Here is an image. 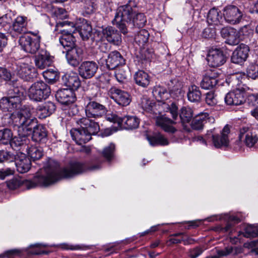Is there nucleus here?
Listing matches in <instances>:
<instances>
[{
	"label": "nucleus",
	"instance_id": "1",
	"mask_svg": "<svg viewBox=\"0 0 258 258\" xmlns=\"http://www.w3.org/2000/svg\"><path fill=\"white\" fill-rule=\"evenodd\" d=\"M101 168L100 164L88 166L87 164L74 162L60 170L56 168L46 167L42 171V175L38 174L33 181L22 180L18 178H13L7 182L8 187L11 189H15L21 185L25 186L28 189L36 186H47L51 185L61 178H69L78 175L87 170L95 171Z\"/></svg>",
	"mask_w": 258,
	"mask_h": 258
},
{
	"label": "nucleus",
	"instance_id": "2",
	"mask_svg": "<svg viewBox=\"0 0 258 258\" xmlns=\"http://www.w3.org/2000/svg\"><path fill=\"white\" fill-rule=\"evenodd\" d=\"M33 108L24 107L19 112L11 114L10 118L14 126L18 127L19 132L23 136L30 135L33 131V139L36 142H40L47 136L45 128L42 125H37V119L32 116Z\"/></svg>",
	"mask_w": 258,
	"mask_h": 258
},
{
	"label": "nucleus",
	"instance_id": "3",
	"mask_svg": "<svg viewBox=\"0 0 258 258\" xmlns=\"http://www.w3.org/2000/svg\"><path fill=\"white\" fill-rule=\"evenodd\" d=\"M134 1H129L125 5L120 6L116 12L112 23L124 34L128 32V29L135 27H143L146 23V18L142 13H137Z\"/></svg>",
	"mask_w": 258,
	"mask_h": 258
},
{
	"label": "nucleus",
	"instance_id": "4",
	"mask_svg": "<svg viewBox=\"0 0 258 258\" xmlns=\"http://www.w3.org/2000/svg\"><path fill=\"white\" fill-rule=\"evenodd\" d=\"M62 27L67 26L69 28L61 31V35L59 38L60 44L66 50L75 46V38L73 35L77 30L75 24L71 21H64L57 23Z\"/></svg>",
	"mask_w": 258,
	"mask_h": 258
},
{
	"label": "nucleus",
	"instance_id": "5",
	"mask_svg": "<svg viewBox=\"0 0 258 258\" xmlns=\"http://www.w3.org/2000/svg\"><path fill=\"white\" fill-rule=\"evenodd\" d=\"M50 92L49 87L45 83L38 81L33 83L29 88L28 95L31 100L40 102L47 99Z\"/></svg>",
	"mask_w": 258,
	"mask_h": 258
},
{
	"label": "nucleus",
	"instance_id": "6",
	"mask_svg": "<svg viewBox=\"0 0 258 258\" xmlns=\"http://www.w3.org/2000/svg\"><path fill=\"white\" fill-rule=\"evenodd\" d=\"M230 132V126L227 124L220 131V135L217 134L215 128H214L213 130L208 131L207 137L212 138L213 144L216 148L226 147L229 144Z\"/></svg>",
	"mask_w": 258,
	"mask_h": 258
},
{
	"label": "nucleus",
	"instance_id": "7",
	"mask_svg": "<svg viewBox=\"0 0 258 258\" xmlns=\"http://www.w3.org/2000/svg\"><path fill=\"white\" fill-rule=\"evenodd\" d=\"M222 16L226 23L231 25H236L240 23L243 14L236 6L228 5L222 10Z\"/></svg>",
	"mask_w": 258,
	"mask_h": 258
},
{
	"label": "nucleus",
	"instance_id": "8",
	"mask_svg": "<svg viewBox=\"0 0 258 258\" xmlns=\"http://www.w3.org/2000/svg\"><path fill=\"white\" fill-rule=\"evenodd\" d=\"M88 99L85 106L86 116L96 119L106 113L107 109L104 105L95 101L91 97H88Z\"/></svg>",
	"mask_w": 258,
	"mask_h": 258
},
{
	"label": "nucleus",
	"instance_id": "9",
	"mask_svg": "<svg viewBox=\"0 0 258 258\" xmlns=\"http://www.w3.org/2000/svg\"><path fill=\"white\" fill-rule=\"evenodd\" d=\"M95 57L96 60L100 63H103L105 61L106 67L109 70L114 69L120 66L124 65L125 63V59L120 53L116 50L110 52L107 59H103L99 54H97Z\"/></svg>",
	"mask_w": 258,
	"mask_h": 258
},
{
	"label": "nucleus",
	"instance_id": "10",
	"mask_svg": "<svg viewBox=\"0 0 258 258\" xmlns=\"http://www.w3.org/2000/svg\"><path fill=\"white\" fill-rule=\"evenodd\" d=\"M41 37H32L29 35H22L20 37L19 44L26 52L35 53L40 47Z\"/></svg>",
	"mask_w": 258,
	"mask_h": 258
},
{
	"label": "nucleus",
	"instance_id": "11",
	"mask_svg": "<svg viewBox=\"0 0 258 258\" xmlns=\"http://www.w3.org/2000/svg\"><path fill=\"white\" fill-rule=\"evenodd\" d=\"M239 139L249 148L252 147L258 141V135L255 129L251 126H244L239 131Z\"/></svg>",
	"mask_w": 258,
	"mask_h": 258
},
{
	"label": "nucleus",
	"instance_id": "12",
	"mask_svg": "<svg viewBox=\"0 0 258 258\" xmlns=\"http://www.w3.org/2000/svg\"><path fill=\"white\" fill-rule=\"evenodd\" d=\"M109 94L110 98L120 106H126L131 101L130 95L127 92L115 87L110 89Z\"/></svg>",
	"mask_w": 258,
	"mask_h": 258
},
{
	"label": "nucleus",
	"instance_id": "13",
	"mask_svg": "<svg viewBox=\"0 0 258 258\" xmlns=\"http://www.w3.org/2000/svg\"><path fill=\"white\" fill-rule=\"evenodd\" d=\"M208 62L212 67H218L223 65L226 60L224 52L220 49H212L207 56Z\"/></svg>",
	"mask_w": 258,
	"mask_h": 258
},
{
	"label": "nucleus",
	"instance_id": "14",
	"mask_svg": "<svg viewBox=\"0 0 258 258\" xmlns=\"http://www.w3.org/2000/svg\"><path fill=\"white\" fill-rule=\"evenodd\" d=\"M28 18L27 17L19 16L10 26V32L13 37L17 36L25 33L27 30Z\"/></svg>",
	"mask_w": 258,
	"mask_h": 258
},
{
	"label": "nucleus",
	"instance_id": "15",
	"mask_svg": "<svg viewBox=\"0 0 258 258\" xmlns=\"http://www.w3.org/2000/svg\"><path fill=\"white\" fill-rule=\"evenodd\" d=\"M66 57L68 62L73 67H77L83 60V50L79 47L75 46L66 50Z\"/></svg>",
	"mask_w": 258,
	"mask_h": 258
},
{
	"label": "nucleus",
	"instance_id": "16",
	"mask_svg": "<svg viewBox=\"0 0 258 258\" xmlns=\"http://www.w3.org/2000/svg\"><path fill=\"white\" fill-rule=\"evenodd\" d=\"M98 67L93 61H85L83 62L79 67L78 71L80 75L84 79H90L93 77Z\"/></svg>",
	"mask_w": 258,
	"mask_h": 258
},
{
	"label": "nucleus",
	"instance_id": "17",
	"mask_svg": "<svg viewBox=\"0 0 258 258\" xmlns=\"http://www.w3.org/2000/svg\"><path fill=\"white\" fill-rule=\"evenodd\" d=\"M21 105V103L17 102V101L14 100L13 99L10 98L9 97H3L0 100V108L4 111H9L12 112V114L15 112H19L22 109H23L24 107H30V106H24L19 111H15V109L19 108ZM11 115V113L10 114L9 116ZM10 121L9 123L14 125L12 123V121L9 117Z\"/></svg>",
	"mask_w": 258,
	"mask_h": 258
},
{
	"label": "nucleus",
	"instance_id": "18",
	"mask_svg": "<svg viewBox=\"0 0 258 258\" xmlns=\"http://www.w3.org/2000/svg\"><path fill=\"white\" fill-rule=\"evenodd\" d=\"M87 116L83 117L78 119L77 121V123L92 136L96 134L99 131L100 127L95 119H93Z\"/></svg>",
	"mask_w": 258,
	"mask_h": 258
},
{
	"label": "nucleus",
	"instance_id": "19",
	"mask_svg": "<svg viewBox=\"0 0 258 258\" xmlns=\"http://www.w3.org/2000/svg\"><path fill=\"white\" fill-rule=\"evenodd\" d=\"M15 165L18 172L24 173L30 169L31 167V160L24 153H18L15 156Z\"/></svg>",
	"mask_w": 258,
	"mask_h": 258
},
{
	"label": "nucleus",
	"instance_id": "20",
	"mask_svg": "<svg viewBox=\"0 0 258 258\" xmlns=\"http://www.w3.org/2000/svg\"><path fill=\"white\" fill-rule=\"evenodd\" d=\"M244 93L241 90L237 89L228 93L225 97V102L228 105H239L245 101Z\"/></svg>",
	"mask_w": 258,
	"mask_h": 258
},
{
	"label": "nucleus",
	"instance_id": "21",
	"mask_svg": "<svg viewBox=\"0 0 258 258\" xmlns=\"http://www.w3.org/2000/svg\"><path fill=\"white\" fill-rule=\"evenodd\" d=\"M249 51V47L244 44H241L233 51L231 56V61L236 64H241L245 61Z\"/></svg>",
	"mask_w": 258,
	"mask_h": 258
},
{
	"label": "nucleus",
	"instance_id": "22",
	"mask_svg": "<svg viewBox=\"0 0 258 258\" xmlns=\"http://www.w3.org/2000/svg\"><path fill=\"white\" fill-rule=\"evenodd\" d=\"M70 133L72 139L78 145L85 144L92 139V135L80 126L72 129Z\"/></svg>",
	"mask_w": 258,
	"mask_h": 258
},
{
	"label": "nucleus",
	"instance_id": "23",
	"mask_svg": "<svg viewBox=\"0 0 258 258\" xmlns=\"http://www.w3.org/2000/svg\"><path fill=\"white\" fill-rule=\"evenodd\" d=\"M219 73L216 71H207L201 82L202 88L206 90L211 89L216 86L218 82Z\"/></svg>",
	"mask_w": 258,
	"mask_h": 258
},
{
	"label": "nucleus",
	"instance_id": "24",
	"mask_svg": "<svg viewBox=\"0 0 258 258\" xmlns=\"http://www.w3.org/2000/svg\"><path fill=\"white\" fill-rule=\"evenodd\" d=\"M52 60L46 50L41 49L38 54L35 56V63L39 69L43 70L51 65Z\"/></svg>",
	"mask_w": 258,
	"mask_h": 258
},
{
	"label": "nucleus",
	"instance_id": "25",
	"mask_svg": "<svg viewBox=\"0 0 258 258\" xmlns=\"http://www.w3.org/2000/svg\"><path fill=\"white\" fill-rule=\"evenodd\" d=\"M55 97L59 103L66 105L72 104L76 100L73 91L68 89H63L57 91L55 94Z\"/></svg>",
	"mask_w": 258,
	"mask_h": 258
},
{
	"label": "nucleus",
	"instance_id": "26",
	"mask_svg": "<svg viewBox=\"0 0 258 258\" xmlns=\"http://www.w3.org/2000/svg\"><path fill=\"white\" fill-rule=\"evenodd\" d=\"M102 34L107 40L115 45H119L121 42L120 33L114 28L108 26L102 30Z\"/></svg>",
	"mask_w": 258,
	"mask_h": 258
},
{
	"label": "nucleus",
	"instance_id": "27",
	"mask_svg": "<svg viewBox=\"0 0 258 258\" xmlns=\"http://www.w3.org/2000/svg\"><path fill=\"white\" fill-rule=\"evenodd\" d=\"M63 84L71 90H76L81 86V81L78 75L74 72L65 74L62 77Z\"/></svg>",
	"mask_w": 258,
	"mask_h": 258
},
{
	"label": "nucleus",
	"instance_id": "28",
	"mask_svg": "<svg viewBox=\"0 0 258 258\" xmlns=\"http://www.w3.org/2000/svg\"><path fill=\"white\" fill-rule=\"evenodd\" d=\"M222 36L226 39L228 44L234 45L239 42V38L237 31L231 27H224L221 30Z\"/></svg>",
	"mask_w": 258,
	"mask_h": 258
},
{
	"label": "nucleus",
	"instance_id": "29",
	"mask_svg": "<svg viewBox=\"0 0 258 258\" xmlns=\"http://www.w3.org/2000/svg\"><path fill=\"white\" fill-rule=\"evenodd\" d=\"M156 123L166 132L174 133L176 131L175 128L172 126L175 123V121L164 115L158 116L156 119Z\"/></svg>",
	"mask_w": 258,
	"mask_h": 258
},
{
	"label": "nucleus",
	"instance_id": "30",
	"mask_svg": "<svg viewBox=\"0 0 258 258\" xmlns=\"http://www.w3.org/2000/svg\"><path fill=\"white\" fill-rule=\"evenodd\" d=\"M208 113H201L197 115L192 121L191 126L194 130H200L203 128L205 123L209 122H213L214 118L209 117Z\"/></svg>",
	"mask_w": 258,
	"mask_h": 258
},
{
	"label": "nucleus",
	"instance_id": "31",
	"mask_svg": "<svg viewBox=\"0 0 258 258\" xmlns=\"http://www.w3.org/2000/svg\"><path fill=\"white\" fill-rule=\"evenodd\" d=\"M220 13V11L215 8L211 9L209 11L207 17L208 24L214 26L223 25L224 20Z\"/></svg>",
	"mask_w": 258,
	"mask_h": 258
},
{
	"label": "nucleus",
	"instance_id": "32",
	"mask_svg": "<svg viewBox=\"0 0 258 258\" xmlns=\"http://www.w3.org/2000/svg\"><path fill=\"white\" fill-rule=\"evenodd\" d=\"M18 75L22 79L26 81H29L35 75L34 70H32L27 64H21L17 67Z\"/></svg>",
	"mask_w": 258,
	"mask_h": 258
},
{
	"label": "nucleus",
	"instance_id": "33",
	"mask_svg": "<svg viewBox=\"0 0 258 258\" xmlns=\"http://www.w3.org/2000/svg\"><path fill=\"white\" fill-rule=\"evenodd\" d=\"M37 110L38 113H40V117L43 118L49 116L54 111L55 105L53 102L47 101L42 105H39Z\"/></svg>",
	"mask_w": 258,
	"mask_h": 258
},
{
	"label": "nucleus",
	"instance_id": "34",
	"mask_svg": "<svg viewBox=\"0 0 258 258\" xmlns=\"http://www.w3.org/2000/svg\"><path fill=\"white\" fill-rule=\"evenodd\" d=\"M24 89L21 87L11 86L7 92L8 97L21 103L24 99Z\"/></svg>",
	"mask_w": 258,
	"mask_h": 258
},
{
	"label": "nucleus",
	"instance_id": "35",
	"mask_svg": "<svg viewBox=\"0 0 258 258\" xmlns=\"http://www.w3.org/2000/svg\"><path fill=\"white\" fill-rule=\"evenodd\" d=\"M135 83L139 86L146 87L150 84V79L149 75L143 71H139L134 76Z\"/></svg>",
	"mask_w": 258,
	"mask_h": 258
},
{
	"label": "nucleus",
	"instance_id": "36",
	"mask_svg": "<svg viewBox=\"0 0 258 258\" xmlns=\"http://www.w3.org/2000/svg\"><path fill=\"white\" fill-rule=\"evenodd\" d=\"M139 122V119L135 116H124L122 117V123L120 124V127L132 130L137 128Z\"/></svg>",
	"mask_w": 258,
	"mask_h": 258
},
{
	"label": "nucleus",
	"instance_id": "37",
	"mask_svg": "<svg viewBox=\"0 0 258 258\" xmlns=\"http://www.w3.org/2000/svg\"><path fill=\"white\" fill-rule=\"evenodd\" d=\"M188 99L191 102H199L201 98V92L198 87L192 85L188 88L187 94Z\"/></svg>",
	"mask_w": 258,
	"mask_h": 258
},
{
	"label": "nucleus",
	"instance_id": "38",
	"mask_svg": "<svg viewBox=\"0 0 258 258\" xmlns=\"http://www.w3.org/2000/svg\"><path fill=\"white\" fill-rule=\"evenodd\" d=\"M18 132L19 133L18 137H15L11 140L10 142L11 146L12 148H17V147H24L27 148V143L28 141L27 138V136H23L20 135V133L19 132V128L18 127Z\"/></svg>",
	"mask_w": 258,
	"mask_h": 258
},
{
	"label": "nucleus",
	"instance_id": "39",
	"mask_svg": "<svg viewBox=\"0 0 258 258\" xmlns=\"http://www.w3.org/2000/svg\"><path fill=\"white\" fill-rule=\"evenodd\" d=\"M83 14L88 16L93 14L97 8V2L95 0H84Z\"/></svg>",
	"mask_w": 258,
	"mask_h": 258
},
{
	"label": "nucleus",
	"instance_id": "40",
	"mask_svg": "<svg viewBox=\"0 0 258 258\" xmlns=\"http://www.w3.org/2000/svg\"><path fill=\"white\" fill-rule=\"evenodd\" d=\"M147 139L150 144L152 146L157 145L166 146L169 144V141L167 139L160 134L152 137H148Z\"/></svg>",
	"mask_w": 258,
	"mask_h": 258
},
{
	"label": "nucleus",
	"instance_id": "41",
	"mask_svg": "<svg viewBox=\"0 0 258 258\" xmlns=\"http://www.w3.org/2000/svg\"><path fill=\"white\" fill-rule=\"evenodd\" d=\"M79 34L83 40H87L91 36L92 33V27L86 21L83 22L82 24L79 27Z\"/></svg>",
	"mask_w": 258,
	"mask_h": 258
},
{
	"label": "nucleus",
	"instance_id": "42",
	"mask_svg": "<svg viewBox=\"0 0 258 258\" xmlns=\"http://www.w3.org/2000/svg\"><path fill=\"white\" fill-rule=\"evenodd\" d=\"M169 89L170 95L173 97L181 95V84L176 80H173L169 84Z\"/></svg>",
	"mask_w": 258,
	"mask_h": 258
},
{
	"label": "nucleus",
	"instance_id": "43",
	"mask_svg": "<svg viewBox=\"0 0 258 258\" xmlns=\"http://www.w3.org/2000/svg\"><path fill=\"white\" fill-rule=\"evenodd\" d=\"M242 234L246 238L255 237L258 236V227L252 225H247L244 229V232H240L239 236Z\"/></svg>",
	"mask_w": 258,
	"mask_h": 258
},
{
	"label": "nucleus",
	"instance_id": "44",
	"mask_svg": "<svg viewBox=\"0 0 258 258\" xmlns=\"http://www.w3.org/2000/svg\"><path fill=\"white\" fill-rule=\"evenodd\" d=\"M43 76L48 83L53 84L59 79V73L53 69H49L44 71Z\"/></svg>",
	"mask_w": 258,
	"mask_h": 258
},
{
	"label": "nucleus",
	"instance_id": "45",
	"mask_svg": "<svg viewBox=\"0 0 258 258\" xmlns=\"http://www.w3.org/2000/svg\"><path fill=\"white\" fill-rule=\"evenodd\" d=\"M115 148V145L111 143L102 150V155L107 161H110L114 158Z\"/></svg>",
	"mask_w": 258,
	"mask_h": 258
},
{
	"label": "nucleus",
	"instance_id": "46",
	"mask_svg": "<svg viewBox=\"0 0 258 258\" xmlns=\"http://www.w3.org/2000/svg\"><path fill=\"white\" fill-rule=\"evenodd\" d=\"M26 149L28 150L29 156L33 160H38L43 156V151L41 148L32 146L29 148L27 147Z\"/></svg>",
	"mask_w": 258,
	"mask_h": 258
},
{
	"label": "nucleus",
	"instance_id": "47",
	"mask_svg": "<svg viewBox=\"0 0 258 258\" xmlns=\"http://www.w3.org/2000/svg\"><path fill=\"white\" fill-rule=\"evenodd\" d=\"M149 33L145 29L141 30L135 36V40L139 45H144L148 40Z\"/></svg>",
	"mask_w": 258,
	"mask_h": 258
},
{
	"label": "nucleus",
	"instance_id": "48",
	"mask_svg": "<svg viewBox=\"0 0 258 258\" xmlns=\"http://www.w3.org/2000/svg\"><path fill=\"white\" fill-rule=\"evenodd\" d=\"M13 134L11 131L7 128L0 130V143L4 145L10 143Z\"/></svg>",
	"mask_w": 258,
	"mask_h": 258
},
{
	"label": "nucleus",
	"instance_id": "49",
	"mask_svg": "<svg viewBox=\"0 0 258 258\" xmlns=\"http://www.w3.org/2000/svg\"><path fill=\"white\" fill-rule=\"evenodd\" d=\"M192 115V110L190 108L184 107L181 108L179 116L182 122H188L191 119Z\"/></svg>",
	"mask_w": 258,
	"mask_h": 258
},
{
	"label": "nucleus",
	"instance_id": "50",
	"mask_svg": "<svg viewBox=\"0 0 258 258\" xmlns=\"http://www.w3.org/2000/svg\"><path fill=\"white\" fill-rule=\"evenodd\" d=\"M153 93L158 100L164 101L168 98V92L166 89L160 86L155 87Z\"/></svg>",
	"mask_w": 258,
	"mask_h": 258
},
{
	"label": "nucleus",
	"instance_id": "51",
	"mask_svg": "<svg viewBox=\"0 0 258 258\" xmlns=\"http://www.w3.org/2000/svg\"><path fill=\"white\" fill-rule=\"evenodd\" d=\"M246 72L249 78L252 79L258 78V63L250 64L247 68Z\"/></svg>",
	"mask_w": 258,
	"mask_h": 258
},
{
	"label": "nucleus",
	"instance_id": "52",
	"mask_svg": "<svg viewBox=\"0 0 258 258\" xmlns=\"http://www.w3.org/2000/svg\"><path fill=\"white\" fill-rule=\"evenodd\" d=\"M15 159V156L10 152L3 150H0V162H13Z\"/></svg>",
	"mask_w": 258,
	"mask_h": 258
},
{
	"label": "nucleus",
	"instance_id": "53",
	"mask_svg": "<svg viewBox=\"0 0 258 258\" xmlns=\"http://www.w3.org/2000/svg\"><path fill=\"white\" fill-rule=\"evenodd\" d=\"M51 12L53 16L60 19H62L67 16L66 11L62 8L53 7Z\"/></svg>",
	"mask_w": 258,
	"mask_h": 258
},
{
	"label": "nucleus",
	"instance_id": "54",
	"mask_svg": "<svg viewBox=\"0 0 258 258\" xmlns=\"http://www.w3.org/2000/svg\"><path fill=\"white\" fill-rule=\"evenodd\" d=\"M240 221V219L237 217L234 216H230L226 226L223 228V230L225 232H228L235 224L238 223Z\"/></svg>",
	"mask_w": 258,
	"mask_h": 258
},
{
	"label": "nucleus",
	"instance_id": "55",
	"mask_svg": "<svg viewBox=\"0 0 258 258\" xmlns=\"http://www.w3.org/2000/svg\"><path fill=\"white\" fill-rule=\"evenodd\" d=\"M206 103L210 106H214L217 103V99L214 93L210 92L207 93L206 97Z\"/></svg>",
	"mask_w": 258,
	"mask_h": 258
},
{
	"label": "nucleus",
	"instance_id": "56",
	"mask_svg": "<svg viewBox=\"0 0 258 258\" xmlns=\"http://www.w3.org/2000/svg\"><path fill=\"white\" fill-rule=\"evenodd\" d=\"M106 119L110 122L117 123L119 127L122 123V117L118 116L116 114L111 113L107 114Z\"/></svg>",
	"mask_w": 258,
	"mask_h": 258
},
{
	"label": "nucleus",
	"instance_id": "57",
	"mask_svg": "<svg viewBox=\"0 0 258 258\" xmlns=\"http://www.w3.org/2000/svg\"><path fill=\"white\" fill-rule=\"evenodd\" d=\"M167 109L175 120L178 117V108L175 103L172 102L170 105H168Z\"/></svg>",
	"mask_w": 258,
	"mask_h": 258
},
{
	"label": "nucleus",
	"instance_id": "58",
	"mask_svg": "<svg viewBox=\"0 0 258 258\" xmlns=\"http://www.w3.org/2000/svg\"><path fill=\"white\" fill-rule=\"evenodd\" d=\"M128 73L123 70H119L115 73V77L118 82H123L127 79Z\"/></svg>",
	"mask_w": 258,
	"mask_h": 258
},
{
	"label": "nucleus",
	"instance_id": "59",
	"mask_svg": "<svg viewBox=\"0 0 258 258\" xmlns=\"http://www.w3.org/2000/svg\"><path fill=\"white\" fill-rule=\"evenodd\" d=\"M203 251L202 248L197 247L189 250V256L190 258H197L202 253Z\"/></svg>",
	"mask_w": 258,
	"mask_h": 258
},
{
	"label": "nucleus",
	"instance_id": "60",
	"mask_svg": "<svg viewBox=\"0 0 258 258\" xmlns=\"http://www.w3.org/2000/svg\"><path fill=\"white\" fill-rule=\"evenodd\" d=\"M12 21L11 17L6 14L0 17V27H5L9 25Z\"/></svg>",
	"mask_w": 258,
	"mask_h": 258
},
{
	"label": "nucleus",
	"instance_id": "61",
	"mask_svg": "<svg viewBox=\"0 0 258 258\" xmlns=\"http://www.w3.org/2000/svg\"><path fill=\"white\" fill-rule=\"evenodd\" d=\"M11 77V74L7 69L0 67V80H10Z\"/></svg>",
	"mask_w": 258,
	"mask_h": 258
},
{
	"label": "nucleus",
	"instance_id": "62",
	"mask_svg": "<svg viewBox=\"0 0 258 258\" xmlns=\"http://www.w3.org/2000/svg\"><path fill=\"white\" fill-rule=\"evenodd\" d=\"M245 246L252 249V251L258 254V239L244 244Z\"/></svg>",
	"mask_w": 258,
	"mask_h": 258
},
{
	"label": "nucleus",
	"instance_id": "63",
	"mask_svg": "<svg viewBox=\"0 0 258 258\" xmlns=\"http://www.w3.org/2000/svg\"><path fill=\"white\" fill-rule=\"evenodd\" d=\"M15 171L10 168L0 170V179H4L6 177L14 174Z\"/></svg>",
	"mask_w": 258,
	"mask_h": 258
},
{
	"label": "nucleus",
	"instance_id": "64",
	"mask_svg": "<svg viewBox=\"0 0 258 258\" xmlns=\"http://www.w3.org/2000/svg\"><path fill=\"white\" fill-rule=\"evenodd\" d=\"M154 103H152L150 101L147 100H143L142 102V108L146 111H150L152 110Z\"/></svg>",
	"mask_w": 258,
	"mask_h": 258
}]
</instances>
